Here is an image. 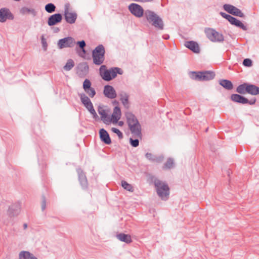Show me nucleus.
<instances>
[{"instance_id":"41","label":"nucleus","mask_w":259,"mask_h":259,"mask_svg":"<svg viewBox=\"0 0 259 259\" xmlns=\"http://www.w3.org/2000/svg\"><path fill=\"white\" fill-rule=\"evenodd\" d=\"M111 131L116 134L119 139H122L123 138V134L120 131L118 128L115 127H112L111 128Z\"/></svg>"},{"instance_id":"11","label":"nucleus","mask_w":259,"mask_h":259,"mask_svg":"<svg viewBox=\"0 0 259 259\" xmlns=\"http://www.w3.org/2000/svg\"><path fill=\"white\" fill-rule=\"evenodd\" d=\"M14 16L10 10L7 8H3L0 9V22L4 23L7 20H13Z\"/></svg>"},{"instance_id":"18","label":"nucleus","mask_w":259,"mask_h":259,"mask_svg":"<svg viewBox=\"0 0 259 259\" xmlns=\"http://www.w3.org/2000/svg\"><path fill=\"white\" fill-rule=\"evenodd\" d=\"M101 140L105 144L109 145L111 143V140L108 132L104 128H101L99 131Z\"/></svg>"},{"instance_id":"36","label":"nucleus","mask_w":259,"mask_h":259,"mask_svg":"<svg viewBox=\"0 0 259 259\" xmlns=\"http://www.w3.org/2000/svg\"><path fill=\"white\" fill-rule=\"evenodd\" d=\"M233 8L234 6L230 4H225L223 5V9H224V10L229 14L231 13Z\"/></svg>"},{"instance_id":"44","label":"nucleus","mask_w":259,"mask_h":259,"mask_svg":"<svg viewBox=\"0 0 259 259\" xmlns=\"http://www.w3.org/2000/svg\"><path fill=\"white\" fill-rule=\"evenodd\" d=\"M243 64L246 67H250L252 65V61L250 59H245L243 61Z\"/></svg>"},{"instance_id":"47","label":"nucleus","mask_w":259,"mask_h":259,"mask_svg":"<svg viewBox=\"0 0 259 259\" xmlns=\"http://www.w3.org/2000/svg\"><path fill=\"white\" fill-rule=\"evenodd\" d=\"M220 15L223 17L224 18H225L226 20H228L229 18L231 17V15L227 14L224 12H220Z\"/></svg>"},{"instance_id":"42","label":"nucleus","mask_w":259,"mask_h":259,"mask_svg":"<svg viewBox=\"0 0 259 259\" xmlns=\"http://www.w3.org/2000/svg\"><path fill=\"white\" fill-rule=\"evenodd\" d=\"M130 143L134 147H137L139 145V141L138 139H133L131 138L130 139Z\"/></svg>"},{"instance_id":"49","label":"nucleus","mask_w":259,"mask_h":259,"mask_svg":"<svg viewBox=\"0 0 259 259\" xmlns=\"http://www.w3.org/2000/svg\"><path fill=\"white\" fill-rule=\"evenodd\" d=\"M162 37L164 39H168L169 38V36L168 34H164L162 36Z\"/></svg>"},{"instance_id":"25","label":"nucleus","mask_w":259,"mask_h":259,"mask_svg":"<svg viewBox=\"0 0 259 259\" xmlns=\"http://www.w3.org/2000/svg\"><path fill=\"white\" fill-rule=\"evenodd\" d=\"M121 117V110L119 107H115L113 112L111 115V119H113L114 122H117Z\"/></svg>"},{"instance_id":"22","label":"nucleus","mask_w":259,"mask_h":259,"mask_svg":"<svg viewBox=\"0 0 259 259\" xmlns=\"http://www.w3.org/2000/svg\"><path fill=\"white\" fill-rule=\"evenodd\" d=\"M79 96L82 104L87 109L93 105L89 97L84 93L79 94Z\"/></svg>"},{"instance_id":"45","label":"nucleus","mask_w":259,"mask_h":259,"mask_svg":"<svg viewBox=\"0 0 259 259\" xmlns=\"http://www.w3.org/2000/svg\"><path fill=\"white\" fill-rule=\"evenodd\" d=\"M164 159V156L163 155H160L159 156H155L154 158V162H156L157 163L161 162Z\"/></svg>"},{"instance_id":"21","label":"nucleus","mask_w":259,"mask_h":259,"mask_svg":"<svg viewBox=\"0 0 259 259\" xmlns=\"http://www.w3.org/2000/svg\"><path fill=\"white\" fill-rule=\"evenodd\" d=\"M231 99L234 102L239 103L242 104H247L248 102V100L247 98L237 94H232L231 96Z\"/></svg>"},{"instance_id":"30","label":"nucleus","mask_w":259,"mask_h":259,"mask_svg":"<svg viewBox=\"0 0 259 259\" xmlns=\"http://www.w3.org/2000/svg\"><path fill=\"white\" fill-rule=\"evenodd\" d=\"M230 14H232L235 16H238L241 18L245 17V15L242 11L237 8V7L234 6L233 9H232V11Z\"/></svg>"},{"instance_id":"10","label":"nucleus","mask_w":259,"mask_h":259,"mask_svg":"<svg viewBox=\"0 0 259 259\" xmlns=\"http://www.w3.org/2000/svg\"><path fill=\"white\" fill-rule=\"evenodd\" d=\"M128 10L136 17L141 18L143 15L144 16L145 12H144L143 8L137 4L132 3L130 5Z\"/></svg>"},{"instance_id":"20","label":"nucleus","mask_w":259,"mask_h":259,"mask_svg":"<svg viewBox=\"0 0 259 259\" xmlns=\"http://www.w3.org/2000/svg\"><path fill=\"white\" fill-rule=\"evenodd\" d=\"M231 24L238 27L243 30H246L247 29V27L244 25L240 21L238 20L236 18L231 16L228 20Z\"/></svg>"},{"instance_id":"13","label":"nucleus","mask_w":259,"mask_h":259,"mask_svg":"<svg viewBox=\"0 0 259 259\" xmlns=\"http://www.w3.org/2000/svg\"><path fill=\"white\" fill-rule=\"evenodd\" d=\"M91 85V81L88 79H85L83 82L82 87L87 94L90 98H93L95 96L96 92L95 89L92 88Z\"/></svg>"},{"instance_id":"31","label":"nucleus","mask_w":259,"mask_h":259,"mask_svg":"<svg viewBox=\"0 0 259 259\" xmlns=\"http://www.w3.org/2000/svg\"><path fill=\"white\" fill-rule=\"evenodd\" d=\"M174 166V159L171 158H169L167 161L164 163L163 169H168L172 168Z\"/></svg>"},{"instance_id":"27","label":"nucleus","mask_w":259,"mask_h":259,"mask_svg":"<svg viewBox=\"0 0 259 259\" xmlns=\"http://www.w3.org/2000/svg\"><path fill=\"white\" fill-rule=\"evenodd\" d=\"M219 84L227 90H231L233 88V84L229 80L220 79Z\"/></svg>"},{"instance_id":"12","label":"nucleus","mask_w":259,"mask_h":259,"mask_svg":"<svg viewBox=\"0 0 259 259\" xmlns=\"http://www.w3.org/2000/svg\"><path fill=\"white\" fill-rule=\"evenodd\" d=\"M21 211V203L19 201L12 204L7 211L8 214L10 217L17 216Z\"/></svg>"},{"instance_id":"24","label":"nucleus","mask_w":259,"mask_h":259,"mask_svg":"<svg viewBox=\"0 0 259 259\" xmlns=\"http://www.w3.org/2000/svg\"><path fill=\"white\" fill-rule=\"evenodd\" d=\"M117 238L120 241L130 243L132 241L130 235L125 234L124 233H119L116 235Z\"/></svg>"},{"instance_id":"52","label":"nucleus","mask_w":259,"mask_h":259,"mask_svg":"<svg viewBox=\"0 0 259 259\" xmlns=\"http://www.w3.org/2000/svg\"><path fill=\"white\" fill-rule=\"evenodd\" d=\"M23 228L24 229H26L27 228V224L26 223H24L23 224Z\"/></svg>"},{"instance_id":"17","label":"nucleus","mask_w":259,"mask_h":259,"mask_svg":"<svg viewBox=\"0 0 259 259\" xmlns=\"http://www.w3.org/2000/svg\"><path fill=\"white\" fill-rule=\"evenodd\" d=\"M77 172L80 185L83 189L87 188L88 187V181L84 173L80 168H78Z\"/></svg>"},{"instance_id":"39","label":"nucleus","mask_w":259,"mask_h":259,"mask_svg":"<svg viewBox=\"0 0 259 259\" xmlns=\"http://www.w3.org/2000/svg\"><path fill=\"white\" fill-rule=\"evenodd\" d=\"M87 109L90 112V113L93 115V116L94 118L96 119L98 117V116L96 113L95 110L94 108L93 105H92V106H91Z\"/></svg>"},{"instance_id":"14","label":"nucleus","mask_w":259,"mask_h":259,"mask_svg":"<svg viewBox=\"0 0 259 259\" xmlns=\"http://www.w3.org/2000/svg\"><path fill=\"white\" fill-rule=\"evenodd\" d=\"M103 94L108 99H113L117 96V94L114 88L110 85H106L104 87Z\"/></svg>"},{"instance_id":"54","label":"nucleus","mask_w":259,"mask_h":259,"mask_svg":"<svg viewBox=\"0 0 259 259\" xmlns=\"http://www.w3.org/2000/svg\"><path fill=\"white\" fill-rule=\"evenodd\" d=\"M207 131H208V128H207L206 129V132H207Z\"/></svg>"},{"instance_id":"1","label":"nucleus","mask_w":259,"mask_h":259,"mask_svg":"<svg viewBox=\"0 0 259 259\" xmlns=\"http://www.w3.org/2000/svg\"><path fill=\"white\" fill-rule=\"evenodd\" d=\"M100 75L102 79L106 81H109L115 78L117 74L122 75L123 70L117 67H111L107 69L105 65H102L99 68Z\"/></svg>"},{"instance_id":"28","label":"nucleus","mask_w":259,"mask_h":259,"mask_svg":"<svg viewBox=\"0 0 259 259\" xmlns=\"http://www.w3.org/2000/svg\"><path fill=\"white\" fill-rule=\"evenodd\" d=\"M248 83L245 82L239 85L236 88V92L240 94L247 93V88Z\"/></svg>"},{"instance_id":"40","label":"nucleus","mask_w":259,"mask_h":259,"mask_svg":"<svg viewBox=\"0 0 259 259\" xmlns=\"http://www.w3.org/2000/svg\"><path fill=\"white\" fill-rule=\"evenodd\" d=\"M41 44H42V46L44 50L46 51L47 50V48H48V44L47 42V40H46V38H45L44 35H42L41 36Z\"/></svg>"},{"instance_id":"29","label":"nucleus","mask_w":259,"mask_h":259,"mask_svg":"<svg viewBox=\"0 0 259 259\" xmlns=\"http://www.w3.org/2000/svg\"><path fill=\"white\" fill-rule=\"evenodd\" d=\"M20 13L22 15H26L28 14H31L33 16H35L36 14V12L33 9H30L28 8H27L26 7H22L20 10Z\"/></svg>"},{"instance_id":"7","label":"nucleus","mask_w":259,"mask_h":259,"mask_svg":"<svg viewBox=\"0 0 259 259\" xmlns=\"http://www.w3.org/2000/svg\"><path fill=\"white\" fill-rule=\"evenodd\" d=\"M215 75V73L211 71L193 72L192 78L200 81H208L213 79Z\"/></svg>"},{"instance_id":"32","label":"nucleus","mask_w":259,"mask_h":259,"mask_svg":"<svg viewBox=\"0 0 259 259\" xmlns=\"http://www.w3.org/2000/svg\"><path fill=\"white\" fill-rule=\"evenodd\" d=\"M74 66V62L71 59H68L63 67V68L66 71H70Z\"/></svg>"},{"instance_id":"15","label":"nucleus","mask_w":259,"mask_h":259,"mask_svg":"<svg viewBox=\"0 0 259 259\" xmlns=\"http://www.w3.org/2000/svg\"><path fill=\"white\" fill-rule=\"evenodd\" d=\"M62 20V16L61 14H54L49 17L48 20V24L50 26H52L60 23Z\"/></svg>"},{"instance_id":"53","label":"nucleus","mask_w":259,"mask_h":259,"mask_svg":"<svg viewBox=\"0 0 259 259\" xmlns=\"http://www.w3.org/2000/svg\"><path fill=\"white\" fill-rule=\"evenodd\" d=\"M119 124L120 125H122L123 124V122H122V121H119Z\"/></svg>"},{"instance_id":"48","label":"nucleus","mask_w":259,"mask_h":259,"mask_svg":"<svg viewBox=\"0 0 259 259\" xmlns=\"http://www.w3.org/2000/svg\"><path fill=\"white\" fill-rule=\"evenodd\" d=\"M255 102H256V99L253 98V99H251L250 100H248V102H247V104L252 105L254 104Z\"/></svg>"},{"instance_id":"23","label":"nucleus","mask_w":259,"mask_h":259,"mask_svg":"<svg viewBox=\"0 0 259 259\" xmlns=\"http://www.w3.org/2000/svg\"><path fill=\"white\" fill-rule=\"evenodd\" d=\"M19 259H38L33 253L28 251H21L19 253Z\"/></svg>"},{"instance_id":"6","label":"nucleus","mask_w":259,"mask_h":259,"mask_svg":"<svg viewBox=\"0 0 259 259\" xmlns=\"http://www.w3.org/2000/svg\"><path fill=\"white\" fill-rule=\"evenodd\" d=\"M205 33L206 37L212 42H222L224 40L223 35L213 28H206Z\"/></svg>"},{"instance_id":"38","label":"nucleus","mask_w":259,"mask_h":259,"mask_svg":"<svg viewBox=\"0 0 259 259\" xmlns=\"http://www.w3.org/2000/svg\"><path fill=\"white\" fill-rule=\"evenodd\" d=\"M87 109L90 112V113L93 115V116L94 118L96 119L98 117V116L96 113L95 110L94 108L93 105H92V106H91Z\"/></svg>"},{"instance_id":"4","label":"nucleus","mask_w":259,"mask_h":259,"mask_svg":"<svg viewBox=\"0 0 259 259\" xmlns=\"http://www.w3.org/2000/svg\"><path fill=\"white\" fill-rule=\"evenodd\" d=\"M154 184L158 195L162 200H167L169 194V189L168 185L157 179L154 180Z\"/></svg>"},{"instance_id":"9","label":"nucleus","mask_w":259,"mask_h":259,"mask_svg":"<svg viewBox=\"0 0 259 259\" xmlns=\"http://www.w3.org/2000/svg\"><path fill=\"white\" fill-rule=\"evenodd\" d=\"M70 4L66 3L64 6V17L66 21L70 24L75 22L77 14L75 13L69 12Z\"/></svg>"},{"instance_id":"26","label":"nucleus","mask_w":259,"mask_h":259,"mask_svg":"<svg viewBox=\"0 0 259 259\" xmlns=\"http://www.w3.org/2000/svg\"><path fill=\"white\" fill-rule=\"evenodd\" d=\"M247 94L251 95H257L259 94V87L256 85L248 83L247 88Z\"/></svg>"},{"instance_id":"33","label":"nucleus","mask_w":259,"mask_h":259,"mask_svg":"<svg viewBox=\"0 0 259 259\" xmlns=\"http://www.w3.org/2000/svg\"><path fill=\"white\" fill-rule=\"evenodd\" d=\"M119 96L120 97V101L124 105L128 104V95L126 93L121 92L119 94Z\"/></svg>"},{"instance_id":"43","label":"nucleus","mask_w":259,"mask_h":259,"mask_svg":"<svg viewBox=\"0 0 259 259\" xmlns=\"http://www.w3.org/2000/svg\"><path fill=\"white\" fill-rule=\"evenodd\" d=\"M146 158L151 162H154L155 155L151 153H146L145 154Z\"/></svg>"},{"instance_id":"3","label":"nucleus","mask_w":259,"mask_h":259,"mask_svg":"<svg viewBox=\"0 0 259 259\" xmlns=\"http://www.w3.org/2000/svg\"><path fill=\"white\" fill-rule=\"evenodd\" d=\"M125 117L132 134L137 137L141 138V126L136 116L132 112H127L125 113Z\"/></svg>"},{"instance_id":"8","label":"nucleus","mask_w":259,"mask_h":259,"mask_svg":"<svg viewBox=\"0 0 259 259\" xmlns=\"http://www.w3.org/2000/svg\"><path fill=\"white\" fill-rule=\"evenodd\" d=\"M75 44V39L73 37L68 36L59 39L57 45L59 48L62 49L65 48H72Z\"/></svg>"},{"instance_id":"46","label":"nucleus","mask_w":259,"mask_h":259,"mask_svg":"<svg viewBox=\"0 0 259 259\" xmlns=\"http://www.w3.org/2000/svg\"><path fill=\"white\" fill-rule=\"evenodd\" d=\"M46 208V199L45 196H42L41 203V210L44 211Z\"/></svg>"},{"instance_id":"34","label":"nucleus","mask_w":259,"mask_h":259,"mask_svg":"<svg viewBox=\"0 0 259 259\" xmlns=\"http://www.w3.org/2000/svg\"><path fill=\"white\" fill-rule=\"evenodd\" d=\"M45 9L49 13H52L55 11L56 6L53 3H49L45 6Z\"/></svg>"},{"instance_id":"35","label":"nucleus","mask_w":259,"mask_h":259,"mask_svg":"<svg viewBox=\"0 0 259 259\" xmlns=\"http://www.w3.org/2000/svg\"><path fill=\"white\" fill-rule=\"evenodd\" d=\"M121 186L127 191H128L130 192H133L134 191V188L132 186V185L127 183L125 181H122L121 182Z\"/></svg>"},{"instance_id":"50","label":"nucleus","mask_w":259,"mask_h":259,"mask_svg":"<svg viewBox=\"0 0 259 259\" xmlns=\"http://www.w3.org/2000/svg\"><path fill=\"white\" fill-rule=\"evenodd\" d=\"M88 69H89V67L87 65H86L84 67V70L87 72L88 71Z\"/></svg>"},{"instance_id":"16","label":"nucleus","mask_w":259,"mask_h":259,"mask_svg":"<svg viewBox=\"0 0 259 259\" xmlns=\"http://www.w3.org/2000/svg\"><path fill=\"white\" fill-rule=\"evenodd\" d=\"M98 113L101 115V120L105 124H109L112 121L111 118L109 116L105 109H104L101 106L98 108Z\"/></svg>"},{"instance_id":"5","label":"nucleus","mask_w":259,"mask_h":259,"mask_svg":"<svg viewBox=\"0 0 259 259\" xmlns=\"http://www.w3.org/2000/svg\"><path fill=\"white\" fill-rule=\"evenodd\" d=\"M105 48L103 45L96 47L92 52L93 63L96 65H102L105 60Z\"/></svg>"},{"instance_id":"51","label":"nucleus","mask_w":259,"mask_h":259,"mask_svg":"<svg viewBox=\"0 0 259 259\" xmlns=\"http://www.w3.org/2000/svg\"><path fill=\"white\" fill-rule=\"evenodd\" d=\"M60 31V29L58 27H56L55 28V30H54V32H58Z\"/></svg>"},{"instance_id":"19","label":"nucleus","mask_w":259,"mask_h":259,"mask_svg":"<svg viewBox=\"0 0 259 259\" xmlns=\"http://www.w3.org/2000/svg\"><path fill=\"white\" fill-rule=\"evenodd\" d=\"M185 46L193 51L194 53H198L200 51L198 44L194 41H188L185 43Z\"/></svg>"},{"instance_id":"2","label":"nucleus","mask_w":259,"mask_h":259,"mask_svg":"<svg viewBox=\"0 0 259 259\" xmlns=\"http://www.w3.org/2000/svg\"><path fill=\"white\" fill-rule=\"evenodd\" d=\"M144 17L148 22L156 29L159 30L164 29V24L162 19L155 12L146 10L144 12Z\"/></svg>"},{"instance_id":"37","label":"nucleus","mask_w":259,"mask_h":259,"mask_svg":"<svg viewBox=\"0 0 259 259\" xmlns=\"http://www.w3.org/2000/svg\"><path fill=\"white\" fill-rule=\"evenodd\" d=\"M76 44L79 46V47L81 49L82 51L84 54L85 53V50L84 49V47H85V42L84 40H82L81 41H78L76 42Z\"/></svg>"}]
</instances>
